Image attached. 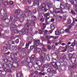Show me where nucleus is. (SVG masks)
I'll use <instances>...</instances> for the list:
<instances>
[{
	"label": "nucleus",
	"mask_w": 77,
	"mask_h": 77,
	"mask_svg": "<svg viewBox=\"0 0 77 77\" xmlns=\"http://www.w3.org/2000/svg\"><path fill=\"white\" fill-rule=\"evenodd\" d=\"M16 76L17 77H22V73L20 72L17 73L16 74Z\"/></svg>",
	"instance_id": "16"
},
{
	"label": "nucleus",
	"mask_w": 77,
	"mask_h": 77,
	"mask_svg": "<svg viewBox=\"0 0 77 77\" xmlns=\"http://www.w3.org/2000/svg\"><path fill=\"white\" fill-rule=\"evenodd\" d=\"M55 35H59V32L58 31L56 30V31H55Z\"/></svg>",
	"instance_id": "36"
},
{
	"label": "nucleus",
	"mask_w": 77,
	"mask_h": 77,
	"mask_svg": "<svg viewBox=\"0 0 77 77\" xmlns=\"http://www.w3.org/2000/svg\"><path fill=\"white\" fill-rule=\"evenodd\" d=\"M45 58V59L47 60H50V58H49V57L47 55V54H46Z\"/></svg>",
	"instance_id": "27"
},
{
	"label": "nucleus",
	"mask_w": 77,
	"mask_h": 77,
	"mask_svg": "<svg viewBox=\"0 0 77 77\" xmlns=\"http://www.w3.org/2000/svg\"><path fill=\"white\" fill-rule=\"evenodd\" d=\"M52 65L55 68H58V66H60V63L59 61H57L56 63L53 62L52 63ZM58 65V66H57Z\"/></svg>",
	"instance_id": "7"
},
{
	"label": "nucleus",
	"mask_w": 77,
	"mask_h": 77,
	"mask_svg": "<svg viewBox=\"0 0 77 77\" xmlns=\"http://www.w3.org/2000/svg\"><path fill=\"white\" fill-rule=\"evenodd\" d=\"M75 67H76V65H75V64L74 63L73 64L72 66H70L69 67V68H72L73 69H74L75 68Z\"/></svg>",
	"instance_id": "18"
},
{
	"label": "nucleus",
	"mask_w": 77,
	"mask_h": 77,
	"mask_svg": "<svg viewBox=\"0 0 77 77\" xmlns=\"http://www.w3.org/2000/svg\"><path fill=\"white\" fill-rule=\"evenodd\" d=\"M60 8L62 9L63 10L65 9V7L62 4H60Z\"/></svg>",
	"instance_id": "17"
},
{
	"label": "nucleus",
	"mask_w": 77,
	"mask_h": 77,
	"mask_svg": "<svg viewBox=\"0 0 77 77\" xmlns=\"http://www.w3.org/2000/svg\"><path fill=\"white\" fill-rule=\"evenodd\" d=\"M48 72H51V69H48Z\"/></svg>",
	"instance_id": "56"
},
{
	"label": "nucleus",
	"mask_w": 77,
	"mask_h": 77,
	"mask_svg": "<svg viewBox=\"0 0 77 77\" xmlns=\"http://www.w3.org/2000/svg\"><path fill=\"white\" fill-rule=\"evenodd\" d=\"M57 13H59V12H62V9L58 8V9H57Z\"/></svg>",
	"instance_id": "28"
},
{
	"label": "nucleus",
	"mask_w": 77,
	"mask_h": 77,
	"mask_svg": "<svg viewBox=\"0 0 77 77\" xmlns=\"http://www.w3.org/2000/svg\"><path fill=\"white\" fill-rule=\"evenodd\" d=\"M39 33L40 34H42V32L41 30H39Z\"/></svg>",
	"instance_id": "64"
},
{
	"label": "nucleus",
	"mask_w": 77,
	"mask_h": 77,
	"mask_svg": "<svg viewBox=\"0 0 77 77\" xmlns=\"http://www.w3.org/2000/svg\"><path fill=\"white\" fill-rule=\"evenodd\" d=\"M11 50H12L13 51H15V50H17V48L15 46H13L11 48Z\"/></svg>",
	"instance_id": "22"
},
{
	"label": "nucleus",
	"mask_w": 77,
	"mask_h": 77,
	"mask_svg": "<svg viewBox=\"0 0 77 77\" xmlns=\"http://www.w3.org/2000/svg\"><path fill=\"white\" fill-rule=\"evenodd\" d=\"M32 18L33 19L34 21H36V17L35 16H33L32 17Z\"/></svg>",
	"instance_id": "44"
},
{
	"label": "nucleus",
	"mask_w": 77,
	"mask_h": 77,
	"mask_svg": "<svg viewBox=\"0 0 77 77\" xmlns=\"http://www.w3.org/2000/svg\"><path fill=\"white\" fill-rule=\"evenodd\" d=\"M16 17L17 18H19L20 21V23H23L24 21V18H25V17H24L23 14L17 15Z\"/></svg>",
	"instance_id": "6"
},
{
	"label": "nucleus",
	"mask_w": 77,
	"mask_h": 77,
	"mask_svg": "<svg viewBox=\"0 0 77 77\" xmlns=\"http://www.w3.org/2000/svg\"><path fill=\"white\" fill-rule=\"evenodd\" d=\"M16 12L18 14H20V11L18 9L16 10Z\"/></svg>",
	"instance_id": "52"
},
{
	"label": "nucleus",
	"mask_w": 77,
	"mask_h": 77,
	"mask_svg": "<svg viewBox=\"0 0 77 77\" xmlns=\"http://www.w3.org/2000/svg\"><path fill=\"white\" fill-rule=\"evenodd\" d=\"M46 6H47L48 8H51V4L48 3V5H46L45 4H42L41 8L43 10H45V12H47V10H45V8H46Z\"/></svg>",
	"instance_id": "5"
},
{
	"label": "nucleus",
	"mask_w": 77,
	"mask_h": 77,
	"mask_svg": "<svg viewBox=\"0 0 77 77\" xmlns=\"http://www.w3.org/2000/svg\"><path fill=\"white\" fill-rule=\"evenodd\" d=\"M10 29L12 32H13L16 34H18L19 33V31L17 30L18 26L15 25H12L10 27Z\"/></svg>",
	"instance_id": "2"
},
{
	"label": "nucleus",
	"mask_w": 77,
	"mask_h": 77,
	"mask_svg": "<svg viewBox=\"0 0 77 77\" xmlns=\"http://www.w3.org/2000/svg\"><path fill=\"white\" fill-rule=\"evenodd\" d=\"M74 42L72 43V44L71 45V46H72V48H71V50H72V51H74V47L75 45V41L74 40Z\"/></svg>",
	"instance_id": "14"
},
{
	"label": "nucleus",
	"mask_w": 77,
	"mask_h": 77,
	"mask_svg": "<svg viewBox=\"0 0 77 77\" xmlns=\"http://www.w3.org/2000/svg\"><path fill=\"white\" fill-rule=\"evenodd\" d=\"M55 52L56 53H59V50H57L55 51Z\"/></svg>",
	"instance_id": "60"
},
{
	"label": "nucleus",
	"mask_w": 77,
	"mask_h": 77,
	"mask_svg": "<svg viewBox=\"0 0 77 77\" xmlns=\"http://www.w3.org/2000/svg\"><path fill=\"white\" fill-rule=\"evenodd\" d=\"M24 42H21L20 44V45L22 47V46H24Z\"/></svg>",
	"instance_id": "38"
},
{
	"label": "nucleus",
	"mask_w": 77,
	"mask_h": 77,
	"mask_svg": "<svg viewBox=\"0 0 77 77\" xmlns=\"http://www.w3.org/2000/svg\"><path fill=\"white\" fill-rule=\"evenodd\" d=\"M60 33L61 34H62V33H64V30L63 29H61L60 31Z\"/></svg>",
	"instance_id": "39"
},
{
	"label": "nucleus",
	"mask_w": 77,
	"mask_h": 77,
	"mask_svg": "<svg viewBox=\"0 0 77 77\" xmlns=\"http://www.w3.org/2000/svg\"><path fill=\"white\" fill-rule=\"evenodd\" d=\"M23 32H22V31L19 32V35H20V36H21L23 35Z\"/></svg>",
	"instance_id": "49"
},
{
	"label": "nucleus",
	"mask_w": 77,
	"mask_h": 77,
	"mask_svg": "<svg viewBox=\"0 0 77 77\" xmlns=\"http://www.w3.org/2000/svg\"><path fill=\"white\" fill-rule=\"evenodd\" d=\"M68 24H71V20H69L68 22Z\"/></svg>",
	"instance_id": "59"
},
{
	"label": "nucleus",
	"mask_w": 77,
	"mask_h": 77,
	"mask_svg": "<svg viewBox=\"0 0 77 77\" xmlns=\"http://www.w3.org/2000/svg\"><path fill=\"white\" fill-rule=\"evenodd\" d=\"M12 65L11 64H10L8 65V68H10V69H11L12 68Z\"/></svg>",
	"instance_id": "43"
},
{
	"label": "nucleus",
	"mask_w": 77,
	"mask_h": 77,
	"mask_svg": "<svg viewBox=\"0 0 77 77\" xmlns=\"http://www.w3.org/2000/svg\"><path fill=\"white\" fill-rule=\"evenodd\" d=\"M35 55L33 54H32L31 56V59H32V60H33L34 59H35Z\"/></svg>",
	"instance_id": "33"
},
{
	"label": "nucleus",
	"mask_w": 77,
	"mask_h": 77,
	"mask_svg": "<svg viewBox=\"0 0 77 77\" xmlns=\"http://www.w3.org/2000/svg\"><path fill=\"white\" fill-rule=\"evenodd\" d=\"M30 26V24H29V23L27 22L25 25V27L26 29L25 30H23V32L26 33V34H27V33H29V26Z\"/></svg>",
	"instance_id": "3"
},
{
	"label": "nucleus",
	"mask_w": 77,
	"mask_h": 77,
	"mask_svg": "<svg viewBox=\"0 0 77 77\" xmlns=\"http://www.w3.org/2000/svg\"><path fill=\"white\" fill-rule=\"evenodd\" d=\"M45 38L47 40H49V39H50V36H45Z\"/></svg>",
	"instance_id": "42"
},
{
	"label": "nucleus",
	"mask_w": 77,
	"mask_h": 77,
	"mask_svg": "<svg viewBox=\"0 0 77 77\" xmlns=\"http://www.w3.org/2000/svg\"><path fill=\"white\" fill-rule=\"evenodd\" d=\"M76 60L75 58L73 57L71 58V61L72 63H74L75 62Z\"/></svg>",
	"instance_id": "20"
},
{
	"label": "nucleus",
	"mask_w": 77,
	"mask_h": 77,
	"mask_svg": "<svg viewBox=\"0 0 77 77\" xmlns=\"http://www.w3.org/2000/svg\"><path fill=\"white\" fill-rule=\"evenodd\" d=\"M63 59H64V60H65V59L66 58V56L65 55H64V56L61 57Z\"/></svg>",
	"instance_id": "57"
},
{
	"label": "nucleus",
	"mask_w": 77,
	"mask_h": 77,
	"mask_svg": "<svg viewBox=\"0 0 77 77\" xmlns=\"http://www.w3.org/2000/svg\"><path fill=\"white\" fill-rule=\"evenodd\" d=\"M41 0H36V2L37 5H39V2H41Z\"/></svg>",
	"instance_id": "31"
},
{
	"label": "nucleus",
	"mask_w": 77,
	"mask_h": 77,
	"mask_svg": "<svg viewBox=\"0 0 77 77\" xmlns=\"http://www.w3.org/2000/svg\"><path fill=\"white\" fill-rule=\"evenodd\" d=\"M3 51L5 52L8 51V48H7V47H4L3 48Z\"/></svg>",
	"instance_id": "29"
},
{
	"label": "nucleus",
	"mask_w": 77,
	"mask_h": 77,
	"mask_svg": "<svg viewBox=\"0 0 77 77\" xmlns=\"http://www.w3.org/2000/svg\"><path fill=\"white\" fill-rule=\"evenodd\" d=\"M15 42L16 44H18V42H19V39H17L15 41Z\"/></svg>",
	"instance_id": "51"
},
{
	"label": "nucleus",
	"mask_w": 77,
	"mask_h": 77,
	"mask_svg": "<svg viewBox=\"0 0 77 77\" xmlns=\"http://www.w3.org/2000/svg\"><path fill=\"white\" fill-rule=\"evenodd\" d=\"M28 14H30V15H31V16H33V14H32V11H30V10H29L28 11Z\"/></svg>",
	"instance_id": "35"
},
{
	"label": "nucleus",
	"mask_w": 77,
	"mask_h": 77,
	"mask_svg": "<svg viewBox=\"0 0 77 77\" xmlns=\"http://www.w3.org/2000/svg\"><path fill=\"white\" fill-rule=\"evenodd\" d=\"M15 59L17 62H20V58H18V57H16Z\"/></svg>",
	"instance_id": "37"
},
{
	"label": "nucleus",
	"mask_w": 77,
	"mask_h": 77,
	"mask_svg": "<svg viewBox=\"0 0 77 77\" xmlns=\"http://www.w3.org/2000/svg\"><path fill=\"white\" fill-rule=\"evenodd\" d=\"M27 2L29 3H31V0H27Z\"/></svg>",
	"instance_id": "63"
},
{
	"label": "nucleus",
	"mask_w": 77,
	"mask_h": 77,
	"mask_svg": "<svg viewBox=\"0 0 77 77\" xmlns=\"http://www.w3.org/2000/svg\"><path fill=\"white\" fill-rule=\"evenodd\" d=\"M4 5L5 6H8V3L6 2H5L4 3Z\"/></svg>",
	"instance_id": "53"
},
{
	"label": "nucleus",
	"mask_w": 77,
	"mask_h": 77,
	"mask_svg": "<svg viewBox=\"0 0 77 77\" xmlns=\"http://www.w3.org/2000/svg\"><path fill=\"white\" fill-rule=\"evenodd\" d=\"M68 27H69V28H68L67 29H66L65 30V32H66L67 33H69V30H70V29L71 28V25H69V26H68Z\"/></svg>",
	"instance_id": "13"
},
{
	"label": "nucleus",
	"mask_w": 77,
	"mask_h": 77,
	"mask_svg": "<svg viewBox=\"0 0 77 77\" xmlns=\"http://www.w3.org/2000/svg\"><path fill=\"white\" fill-rule=\"evenodd\" d=\"M39 75H45V73L44 72H43L42 73V72H39Z\"/></svg>",
	"instance_id": "32"
},
{
	"label": "nucleus",
	"mask_w": 77,
	"mask_h": 77,
	"mask_svg": "<svg viewBox=\"0 0 77 77\" xmlns=\"http://www.w3.org/2000/svg\"><path fill=\"white\" fill-rule=\"evenodd\" d=\"M51 14V11H49L48 13H45V14H42V15H43L44 17H48V16H49V15H50Z\"/></svg>",
	"instance_id": "10"
},
{
	"label": "nucleus",
	"mask_w": 77,
	"mask_h": 77,
	"mask_svg": "<svg viewBox=\"0 0 77 77\" xmlns=\"http://www.w3.org/2000/svg\"><path fill=\"white\" fill-rule=\"evenodd\" d=\"M9 4H10V5H12L14 4V2H13V1H11L10 2Z\"/></svg>",
	"instance_id": "50"
},
{
	"label": "nucleus",
	"mask_w": 77,
	"mask_h": 77,
	"mask_svg": "<svg viewBox=\"0 0 77 77\" xmlns=\"http://www.w3.org/2000/svg\"><path fill=\"white\" fill-rule=\"evenodd\" d=\"M39 43H40V40H36L35 42V44H34L33 46H32L30 47V49L31 50H33L34 47L36 48L37 46H38L39 45Z\"/></svg>",
	"instance_id": "4"
},
{
	"label": "nucleus",
	"mask_w": 77,
	"mask_h": 77,
	"mask_svg": "<svg viewBox=\"0 0 77 77\" xmlns=\"http://www.w3.org/2000/svg\"><path fill=\"white\" fill-rule=\"evenodd\" d=\"M66 7L68 9H69V8H70V5L68 3L66 4Z\"/></svg>",
	"instance_id": "23"
},
{
	"label": "nucleus",
	"mask_w": 77,
	"mask_h": 77,
	"mask_svg": "<svg viewBox=\"0 0 77 77\" xmlns=\"http://www.w3.org/2000/svg\"><path fill=\"white\" fill-rule=\"evenodd\" d=\"M0 14H2L3 17L2 20V21H6L7 23H8V21H10V20L8 18V14L6 11L5 10L2 9L0 11Z\"/></svg>",
	"instance_id": "1"
},
{
	"label": "nucleus",
	"mask_w": 77,
	"mask_h": 77,
	"mask_svg": "<svg viewBox=\"0 0 77 77\" xmlns=\"http://www.w3.org/2000/svg\"><path fill=\"white\" fill-rule=\"evenodd\" d=\"M52 72L53 73H54V74H56V71L53 70L52 71Z\"/></svg>",
	"instance_id": "55"
},
{
	"label": "nucleus",
	"mask_w": 77,
	"mask_h": 77,
	"mask_svg": "<svg viewBox=\"0 0 77 77\" xmlns=\"http://www.w3.org/2000/svg\"><path fill=\"white\" fill-rule=\"evenodd\" d=\"M42 27H44V28H45L46 27V24L45 23H43L42 25Z\"/></svg>",
	"instance_id": "46"
},
{
	"label": "nucleus",
	"mask_w": 77,
	"mask_h": 77,
	"mask_svg": "<svg viewBox=\"0 0 77 77\" xmlns=\"http://www.w3.org/2000/svg\"><path fill=\"white\" fill-rule=\"evenodd\" d=\"M73 56V55H72V54H69V60H70L71 59V57Z\"/></svg>",
	"instance_id": "25"
},
{
	"label": "nucleus",
	"mask_w": 77,
	"mask_h": 77,
	"mask_svg": "<svg viewBox=\"0 0 77 77\" xmlns=\"http://www.w3.org/2000/svg\"><path fill=\"white\" fill-rule=\"evenodd\" d=\"M4 71L5 72H7V71H8L9 70V68H5L3 69Z\"/></svg>",
	"instance_id": "24"
},
{
	"label": "nucleus",
	"mask_w": 77,
	"mask_h": 77,
	"mask_svg": "<svg viewBox=\"0 0 77 77\" xmlns=\"http://www.w3.org/2000/svg\"><path fill=\"white\" fill-rule=\"evenodd\" d=\"M15 54L14 53H11V58H8V60L10 62H11L12 61L14 60V59L13 58H15Z\"/></svg>",
	"instance_id": "9"
},
{
	"label": "nucleus",
	"mask_w": 77,
	"mask_h": 77,
	"mask_svg": "<svg viewBox=\"0 0 77 77\" xmlns=\"http://www.w3.org/2000/svg\"><path fill=\"white\" fill-rule=\"evenodd\" d=\"M4 61L5 62H6V63H7V62H10L8 60H8L6 59H4Z\"/></svg>",
	"instance_id": "47"
},
{
	"label": "nucleus",
	"mask_w": 77,
	"mask_h": 77,
	"mask_svg": "<svg viewBox=\"0 0 77 77\" xmlns=\"http://www.w3.org/2000/svg\"><path fill=\"white\" fill-rule=\"evenodd\" d=\"M22 14L23 15L25 18H27V17H28L29 16L28 11L27 12H25L24 14Z\"/></svg>",
	"instance_id": "12"
},
{
	"label": "nucleus",
	"mask_w": 77,
	"mask_h": 77,
	"mask_svg": "<svg viewBox=\"0 0 77 77\" xmlns=\"http://www.w3.org/2000/svg\"><path fill=\"white\" fill-rule=\"evenodd\" d=\"M69 47V46L68 45H67L66 46V48L67 49H68Z\"/></svg>",
	"instance_id": "54"
},
{
	"label": "nucleus",
	"mask_w": 77,
	"mask_h": 77,
	"mask_svg": "<svg viewBox=\"0 0 77 77\" xmlns=\"http://www.w3.org/2000/svg\"><path fill=\"white\" fill-rule=\"evenodd\" d=\"M51 29L52 30H54V29H55V27L53 24H52L51 25Z\"/></svg>",
	"instance_id": "19"
},
{
	"label": "nucleus",
	"mask_w": 77,
	"mask_h": 77,
	"mask_svg": "<svg viewBox=\"0 0 77 77\" xmlns=\"http://www.w3.org/2000/svg\"><path fill=\"white\" fill-rule=\"evenodd\" d=\"M2 68H8V65L6 63H4L3 64Z\"/></svg>",
	"instance_id": "15"
},
{
	"label": "nucleus",
	"mask_w": 77,
	"mask_h": 77,
	"mask_svg": "<svg viewBox=\"0 0 77 77\" xmlns=\"http://www.w3.org/2000/svg\"><path fill=\"white\" fill-rule=\"evenodd\" d=\"M40 21L42 22H44V19L42 18H41L40 19Z\"/></svg>",
	"instance_id": "58"
},
{
	"label": "nucleus",
	"mask_w": 77,
	"mask_h": 77,
	"mask_svg": "<svg viewBox=\"0 0 77 77\" xmlns=\"http://www.w3.org/2000/svg\"><path fill=\"white\" fill-rule=\"evenodd\" d=\"M46 54L45 53H42L41 54L40 56L41 57V62L42 63H43L45 62V57L46 56Z\"/></svg>",
	"instance_id": "8"
},
{
	"label": "nucleus",
	"mask_w": 77,
	"mask_h": 77,
	"mask_svg": "<svg viewBox=\"0 0 77 77\" xmlns=\"http://www.w3.org/2000/svg\"><path fill=\"white\" fill-rule=\"evenodd\" d=\"M49 65L48 64H45L43 66V68H48Z\"/></svg>",
	"instance_id": "40"
},
{
	"label": "nucleus",
	"mask_w": 77,
	"mask_h": 77,
	"mask_svg": "<svg viewBox=\"0 0 77 77\" xmlns=\"http://www.w3.org/2000/svg\"><path fill=\"white\" fill-rule=\"evenodd\" d=\"M32 64L31 63H29L28 66L30 68H32Z\"/></svg>",
	"instance_id": "34"
},
{
	"label": "nucleus",
	"mask_w": 77,
	"mask_h": 77,
	"mask_svg": "<svg viewBox=\"0 0 77 77\" xmlns=\"http://www.w3.org/2000/svg\"><path fill=\"white\" fill-rule=\"evenodd\" d=\"M36 50L37 51V52H38V53H41L42 52V49H37Z\"/></svg>",
	"instance_id": "21"
},
{
	"label": "nucleus",
	"mask_w": 77,
	"mask_h": 77,
	"mask_svg": "<svg viewBox=\"0 0 77 77\" xmlns=\"http://www.w3.org/2000/svg\"><path fill=\"white\" fill-rule=\"evenodd\" d=\"M12 66L13 67H14V68H18V63L17 62H13Z\"/></svg>",
	"instance_id": "11"
},
{
	"label": "nucleus",
	"mask_w": 77,
	"mask_h": 77,
	"mask_svg": "<svg viewBox=\"0 0 77 77\" xmlns=\"http://www.w3.org/2000/svg\"><path fill=\"white\" fill-rule=\"evenodd\" d=\"M42 49L44 51H46V49H45V48L43 47V48H42Z\"/></svg>",
	"instance_id": "61"
},
{
	"label": "nucleus",
	"mask_w": 77,
	"mask_h": 77,
	"mask_svg": "<svg viewBox=\"0 0 77 77\" xmlns=\"http://www.w3.org/2000/svg\"><path fill=\"white\" fill-rule=\"evenodd\" d=\"M71 12L72 14H73V15H75L76 14L75 12H74V11L72 10L71 11Z\"/></svg>",
	"instance_id": "48"
},
{
	"label": "nucleus",
	"mask_w": 77,
	"mask_h": 77,
	"mask_svg": "<svg viewBox=\"0 0 77 77\" xmlns=\"http://www.w3.org/2000/svg\"><path fill=\"white\" fill-rule=\"evenodd\" d=\"M18 50L19 51H23V50H25L24 49V48H18Z\"/></svg>",
	"instance_id": "41"
},
{
	"label": "nucleus",
	"mask_w": 77,
	"mask_h": 77,
	"mask_svg": "<svg viewBox=\"0 0 77 77\" xmlns=\"http://www.w3.org/2000/svg\"><path fill=\"white\" fill-rule=\"evenodd\" d=\"M7 46L8 48V49H10V48H11V45H10V44H8L7 45Z\"/></svg>",
	"instance_id": "45"
},
{
	"label": "nucleus",
	"mask_w": 77,
	"mask_h": 77,
	"mask_svg": "<svg viewBox=\"0 0 77 77\" xmlns=\"http://www.w3.org/2000/svg\"><path fill=\"white\" fill-rule=\"evenodd\" d=\"M64 60H64V59L62 58V57L59 60L60 62H61V63H62V62H63Z\"/></svg>",
	"instance_id": "30"
},
{
	"label": "nucleus",
	"mask_w": 77,
	"mask_h": 77,
	"mask_svg": "<svg viewBox=\"0 0 77 77\" xmlns=\"http://www.w3.org/2000/svg\"><path fill=\"white\" fill-rule=\"evenodd\" d=\"M61 41H60L59 42L56 43L55 45L56 46H57V45H60V44H61Z\"/></svg>",
	"instance_id": "26"
},
{
	"label": "nucleus",
	"mask_w": 77,
	"mask_h": 77,
	"mask_svg": "<svg viewBox=\"0 0 77 77\" xmlns=\"http://www.w3.org/2000/svg\"><path fill=\"white\" fill-rule=\"evenodd\" d=\"M57 38H58V37L55 36V37H54L53 38L54 39H57Z\"/></svg>",
	"instance_id": "62"
}]
</instances>
